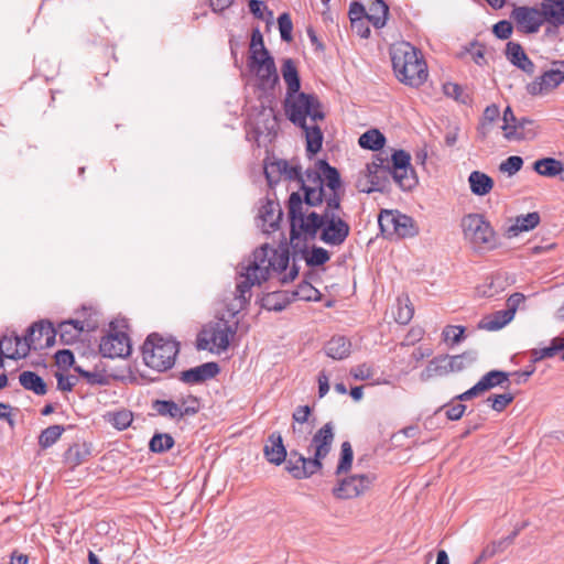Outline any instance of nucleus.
<instances>
[{
	"label": "nucleus",
	"mask_w": 564,
	"mask_h": 564,
	"mask_svg": "<svg viewBox=\"0 0 564 564\" xmlns=\"http://www.w3.org/2000/svg\"><path fill=\"white\" fill-rule=\"evenodd\" d=\"M290 218V239L299 240L301 235L315 238L319 234V240L325 245L338 247L345 242L350 232L349 224L339 216L340 204L333 197L326 204L322 214L308 212L304 205L302 195L293 192L288 202Z\"/></svg>",
	"instance_id": "nucleus-1"
},
{
	"label": "nucleus",
	"mask_w": 564,
	"mask_h": 564,
	"mask_svg": "<svg viewBox=\"0 0 564 564\" xmlns=\"http://www.w3.org/2000/svg\"><path fill=\"white\" fill-rule=\"evenodd\" d=\"M290 262L289 250H276L269 245L256 249L253 253L240 264L239 280L236 291L237 297L246 300V295L254 285L267 281L272 273L281 275L282 283L293 281L299 274V268L293 260V265L285 272Z\"/></svg>",
	"instance_id": "nucleus-2"
},
{
	"label": "nucleus",
	"mask_w": 564,
	"mask_h": 564,
	"mask_svg": "<svg viewBox=\"0 0 564 564\" xmlns=\"http://www.w3.org/2000/svg\"><path fill=\"white\" fill-rule=\"evenodd\" d=\"M340 191L339 172L325 160H318L315 169L306 170L305 181L303 182L304 197H302L304 205L314 207L322 203L328 204L333 197L337 198L338 204H340Z\"/></svg>",
	"instance_id": "nucleus-3"
},
{
	"label": "nucleus",
	"mask_w": 564,
	"mask_h": 564,
	"mask_svg": "<svg viewBox=\"0 0 564 564\" xmlns=\"http://www.w3.org/2000/svg\"><path fill=\"white\" fill-rule=\"evenodd\" d=\"M391 62L397 78L411 87L421 86L427 78V67L421 53L408 42L391 48Z\"/></svg>",
	"instance_id": "nucleus-4"
},
{
	"label": "nucleus",
	"mask_w": 564,
	"mask_h": 564,
	"mask_svg": "<svg viewBox=\"0 0 564 564\" xmlns=\"http://www.w3.org/2000/svg\"><path fill=\"white\" fill-rule=\"evenodd\" d=\"M180 351L178 343L156 333L150 334L142 345L144 364L160 372L171 369Z\"/></svg>",
	"instance_id": "nucleus-5"
},
{
	"label": "nucleus",
	"mask_w": 564,
	"mask_h": 564,
	"mask_svg": "<svg viewBox=\"0 0 564 564\" xmlns=\"http://www.w3.org/2000/svg\"><path fill=\"white\" fill-rule=\"evenodd\" d=\"M284 111L288 119L297 127H304L307 123V119L312 122H317L325 118L318 98L313 94L300 91L286 95Z\"/></svg>",
	"instance_id": "nucleus-6"
},
{
	"label": "nucleus",
	"mask_w": 564,
	"mask_h": 564,
	"mask_svg": "<svg viewBox=\"0 0 564 564\" xmlns=\"http://www.w3.org/2000/svg\"><path fill=\"white\" fill-rule=\"evenodd\" d=\"M465 240L476 250L496 248V235L489 221L480 214H468L462 219Z\"/></svg>",
	"instance_id": "nucleus-7"
},
{
	"label": "nucleus",
	"mask_w": 564,
	"mask_h": 564,
	"mask_svg": "<svg viewBox=\"0 0 564 564\" xmlns=\"http://www.w3.org/2000/svg\"><path fill=\"white\" fill-rule=\"evenodd\" d=\"M236 329L225 319L206 324L199 332L196 340L198 350L221 352L228 349L230 339Z\"/></svg>",
	"instance_id": "nucleus-8"
},
{
	"label": "nucleus",
	"mask_w": 564,
	"mask_h": 564,
	"mask_svg": "<svg viewBox=\"0 0 564 564\" xmlns=\"http://www.w3.org/2000/svg\"><path fill=\"white\" fill-rule=\"evenodd\" d=\"M378 224L386 237L395 235L405 238L413 237L417 232L413 219L398 210L382 209L378 217Z\"/></svg>",
	"instance_id": "nucleus-9"
},
{
	"label": "nucleus",
	"mask_w": 564,
	"mask_h": 564,
	"mask_svg": "<svg viewBox=\"0 0 564 564\" xmlns=\"http://www.w3.org/2000/svg\"><path fill=\"white\" fill-rule=\"evenodd\" d=\"M390 171L392 178L402 191H411L417 184V177L411 165V156L404 150H397L391 155Z\"/></svg>",
	"instance_id": "nucleus-10"
},
{
	"label": "nucleus",
	"mask_w": 564,
	"mask_h": 564,
	"mask_svg": "<svg viewBox=\"0 0 564 564\" xmlns=\"http://www.w3.org/2000/svg\"><path fill=\"white\" fill-rule=\"evenodd\" d=\"M564 83V59L553 61L549 69L528 84L527 91L536 96L546 94Z\"/></svg>",
	"instance_id": "nucleus-11"
},
{
	"label": "nucleus",
	"mask_w": 564,
	"mask_h": 564,
	"mask_svg": "<svg viewBox=\"0 0 564 564\" xmlns=\"http://www.w3.org/2000/svg\"><path fill=\"white\" fill-rule=\"evenodd\" d=\"M376 476L372 474L352 475L339 481L333 489V494L338 499H352L370 489Z\"/></svg>",
	"instance_id": "nucleus-12"
},
{
	"label": "nucleus",
	"mask_w": 564,
	"mask_h": 564,
	"mask_svg": "<svg viewBox=\"0 0 564 564\" xmlns=\"http://www.w3.org/2000/svg\"><path fill=\"white\" fill-rule=\"evenodd\" d=\"M249 68L258 78L262 89L273 88L279 82L276 67L270 54L264 56H250Z\"/></svg>",
	"instance_id": "nucleus-13"
},
{
	"label": "nucleus",
	"mask_w": 564,
	"mask_h": 564,
	"mask_svg": "<svg viewBox=\"0 0 564 564\" xmlns=\"http://www.w3.org/2000/svg\"><path fill=\"white\" fill-rule=\"evenodd\" d=\"M510 18L514 22L517 30L525 34L538 33L543 25V17L540 7H514Z\"/></svg>",
	"instance_id": "nucleus-14"
},
{
	"label": "nucleus",
	"mask_w": 564,
	"mask_h": 564,
	"mask_svg": "<svg viewBox=\"0 0 564 564\" xmlns=\"http://www.w3.org/2000/svg\"><path fill=\"white\" fill-rule=\"evenodd\" d=\"M189 402L191 405H185L186 402L177 403L172 400H154L152 402V409L160 416L181 420L184 416L194 415L199 411L197 399H189Z\"/></svg>",
	"instance_id": "nucleus-15"
},
{
	"label": "nucleus",
	"mask_w": 564,
	"mask_h": 564,
	"mask_svg": "<svg viewBox=\"0 0 564 564\" xmlns=\"http://www.w3.org/2000/svg\"><path fill=\"white\" fill-rule=\"evenodd\" d=\"M285 469L296 479H305L322 469L323 464L312 457H305L295 449L285 458Z\"/></svg>",
	"instance_id": "nucleus-16"
},
{
	"label": "nucleus",
	"mask_w": 564,
	"mask_h": 564,
	"mask_svg": "<svg viewBox=\"0 0 564 564\" xmlns=\"http://www.w3.org/2000/svg\"><path fill=\"white\" fill-rule=\"evenodd\" d=\"M130 350L129 337L122 332L109 333L99 344V351L105 358H123L130 355Z\"/></svg>",
	"instance_id": "nucleus-17"
},
{
	"label": "nucleus",
	"mask_w": 564,
	"mask_h": 564,
	"mask_svg": "<svg viewBox=\"0 0 564 564\" xmlns=\"http://www.w3.org/2000/svg\"><path fill=\"white\" fill-rule=\"evenodd\" d=\"M509 381V375L501 370H491L487 372L481 379L470 389L456 397L459 401H467L488 391L495 387L502 386Z\"/></svg>",
	"instance_id": "nucleus-18"
},
{
	"label": "nucleus",
	"mask_w": 564,
	"mask_h": 564,
	"mask_svg": "<svg viewBox=\"0 0 564 564\" xmlns=\"http://www.w3.org/2000/svg\"><path fill=\"white\" fill-rule=\"evenodd\" d=\"M335 438L334 425L332 422L324 424L312 437L308 451L314 449L313 459L318 463L329 454Z\"/></svg>",
	"instance_id": "nucleus-19"
},
{
	"label": "nucleus",
	"mask_w": 564,
	"mask_h": 564,
	"mask_svg": "<svg viewBox=\"0 0 564 564\" xmlns=\"http://www.w3.org/2000/svg\"><path fill=\"white\" fill-rule=\"evenodd\" d=\"M543 24L547 23L546 34L564 25V0H542L540 3Z\"/></svg>",
	"instance_id": "nucleus-20"
},
{
	"label": "nucleus",
	"mask_w": 564,
	"mask_h": 564,
	"mask_svg": "<svg viewBox=\"0 0 564 564\" xmlns=\"http://www.w3.org/2000/svg\"><path fill=\"white\" fill-rule=\"evenodd\" d=\"M97 327L96 322L69 319L58 325L61 341L65 345L75 343L83 332H89Z\"/></svg>",
	"instance_id": "nucleus-21"
},
{
	"label": "nucleus",
	"mask_w": 564,
	"mask_h": 564,
	"mask_svg": "<svg viewBox=\"0 0 564 564\" xmlns=\"http://www.w3.org/2000/svg\"><path fill=\"white\" fill-rule=\"evenodd\" d=\"M219 371L220 368L217 362H205L197 367L182 371L180 375V380L186 384H198L216 377Z\"/></svg>",
	"instance_id": "nucleus-22"
},
{
	"label": "nucleus",
	"mask_w": 564,
	"mask_h": 564,
	"mask_svg": "<svg viewBox=\"0 0 564 564\" xmlns=\"http://www.w3.org/2000/svg\"><path fill=\"white\" fill-rule=\"evenodd\" d=\"M299 240L291 241V246L293 248V260L296 261V259H303L305 260L306 264L308 267H319L326 263L330 256L329 252L322 248L314 246L311 251L306 249V246L303 248L296 250L299 246Z\"/></svg>",
	"instance_id": "nucleus-23"
},
{
	"label": "nucleus",
	"mask_w": 564,
	"mask_h": 564,
	"mask_svg": "<svg viewBox=\"0 0 564 564\" xmlns=\"http://www.w3.org/2000/svg\"><path fill=\"white\" fill-rule=\"evenodd\" d=\"M263 454L265 459L273 465L279 466L285 462L288 453L279 432H273L268 437L263 447Z\"/></svg>",
	"instance_id": "nucleus-24"
},
{
	"label": "nucleus",
	"mask_w": 564,
	"mask_h": 564,
	"mask_svg": "<svg viewBox=\"0 0 564 564\" xmlns=\"http://www.w3.org/2000/svg\"><path fill=\"white\" fill-rule=\"evenodd\" d=\"M507 58L511 64L531 75L534 73V64L524 53L522 46L516 42H509L506 50Z\"/></svg>",
	"instance_id": "nucleus-25"
},
{
	"label": "nucleus",
	"mask_w": 564,
	"mask_h": 564,
	"mask_svg": "<svg viewBox=\"0 0 564 564\" xmlns=\"http://www.w3.org/2000/svg\"><path fill=\"white\" fill-rule=\"evenodd\" d=\"M533 121L528 118L517 120L513 126L501 127L503 135L507 140H524L532 139L535 135V131L532 128Z\"/></svg>",
	"instance_id": "nucleus-26"
},
{
	"label": "nucleus",
	"mask_w": 564,
	"mask_h": 564,
	"mask_svg": "<svg viewBox=\"0 0 564 564\" xmlns=\"http://www.w3.org/2000/svg\"><path fill=\"white\" fill-rule=\"evenodd\" d=\"M366 177L370 186L364 188L362 192H384L389 184V178L392 177L390 170H376V166H367Z\"/></svg>",
	"instance_id": "nucleus-27"
},
{
	"label": "nucleus",
	"mask_w": 564,
	"mask_h": 564,
	"mask_svg": "<svg viewBox=\"0 0 564 564\" xmlns=\"http://www.w3.org/2000/svg\"><path fill=\"white\" fill-rule=\"evenodd\" d=\"M282 209L275 202L268 200L260 209V218L263 221L264 231L270 232L279 228L282 219Z\"/></svg>",
	"instance_id": "nucleus-28"
},
{
	"label": "nucleus",
	"mask_w": 564,
	"mask_h": 564,
	"mask_svg": "<svg viewBox=\"0 0 564 564\" xmlns=\"http://www.w3.org/2000/svg\"><path fill=\"white\" fill-rule=\"evenodd\" d=\"M28 340L33 341L36 346L40 345L41 339L44 337L46 345H51L55 338L56 330L50 322H36L28 328Z\"/></svg>",
	"instance_id": "nucleus-29"
},
{
	"label": "nucleus",
	"mask_w": 564,
	"mask_h": 564,
	"mask_svg": "<svg viewBox=\"0 0 564 564\" xmlns=\"http://www.w3.org/2000/svg\"><path fill=\"white\" fill-rule=\"evenodd\" d=\"M446 355L434 357L429 361L425 369L421 372L420 379L422 381H429L433 378L445 377L452 373L447 366Z\"/></svg>",
	"instance_id": "nucleus-30"
},
{
	"label": "nucleus",
	"mask_w": 564,
	"mask_h": 564,
	"mask_svg": "<svg viewBox=\"0 0 564 564\" xmlns=\"http://www.w3.org/2000/svg\"><path fill=\"white\" fill-rule=\"evenodd\" d=\"M470 192L477 196H485L494 188V180L484 172L473 171L468 176Z\"/></svg>",
	"instance_id": "nucleus-31"
},
{
	"label": "nucleus",
	"mask_w": 564,
	"mask_h": 564,
	"mask_svg": "<svg viewBox=\"0 0 564 564\" xmlns=\"http://www.w3.org/2000/svg\"><path fill=\"white\" fill-rule=\"evenodd\" d=\"M513 319L511 312L507 310L497 311L490 315L485 316L478 324L480 329L495 332L503 328Z\"/></svg>",
	"instance_id": "nucleus-32"
},
{
	"label": "nucleus",
	"mask_w": 564,
	"mask_h": 564,
	"mask_svg": "<svg viewBox=\"0 0 564 564\" xmlns=\"http://www.w3.org/2000/svg\"><path fill=\"white\" fill-rule=\"evenodd\" d=\"M351 344L344 336H335L330 338L325 345V352L328 357L336 360H341L350 355Z\"/></svg>",
	"instance_id": "nucleus-33"
},
{
	"label": "nucleus",
	"mask_w": 564,
	"mask_h": 564,
	"mask_svg": "<svg viewBox=\"0 0 564 564\" xmlns=\"http://www.w3.org/2000/svg\"><path fill=\"white\" fill-rule=\"evenodd\" d=\"M388 14L389 7L383 0H371L367 11V21L376 29H381L387 23Z\"/></svg>",
	"instance_id": "nucleus-34"
},
{
	"label": "nucleus",
	"mask_w": 564,
	"mask_h": 564,
	"mask_svg": "<svg viewBox=\"0 0 564 564\" xmlns=\"http://www.w3.org/2000/svg\"><path fill=\"white\" fill-rule=\"evenodd\" d=\"M540 215L536 212L518 216L514 224L508 228V236L516 237L520 232L534 229L540 224Z\"/></svg>",
	"instance_id": "nucleus-35"
},
{
	"label": "nucleus",
	"mask_w": 564,
	"mask_h": 564,
	"mask_svg": "<svg viewBox=\"0 0 564 564\" xmlns=\"http://www.w3.org/2000/svg\"><path fill=\"white\" fill-rule=\"evenodd\" d=\"M310 415L311 408L308 405L297 406L292 414V419L294 421V424L292 425V433L297 442L306 440V435L311 433V429L307 431H304L303 429V424L308 421Z\"/></svg>",
	"instance_id": "nucleus-36"
},
{
	"label": "nucleus",
	"mask_w": 564,
	"mask_h": 564,
	"mask_svg": "<svg viewBox=\"0 0 564 564\" xmlns=\"http://www.w3.org/2000/svg\"><path fill=\"white\" fill-rule=\"evenodd\" d=\"M20 384L36 395H44L47 392V386L44 380L34 371H23L19 376Z\"/></svg>",
	"instance_id": "nucleus-37"
},
{
	"label": "nucleus",
	"mask_w": 564,
	"mask_h": 564,
	"mask_svg": "<svg viewBox=\"0 0 564 564\" xmlns=\"http://www.w3.org/2000/svg\"><path fill=\"white\" fill-rule=\"evenodd\" d=\"M282 76L286 84V95L300 91L301 83L294 62L291 58L284 61L282 65Z\"/></svg>",
	"instance_id": "nucleus-38"
},
{
	"label": "nucleus",
	"mask_w": 564,
	"mask_h": 564,
	"mask_svg": "<svg viewBox=\"0 0 564 564\" xmlns=\"http://www.w3.org/2000/svg\"><path fill=\"white\" fill-rule=\"evenodd\" d=\"M300 128L303 129L305 133L306 151L311 155L316 154L321 150L323 143V133L321 128L316 124V122H313L312 126L305 123L304 127Z\"/></svg>",
	"instance_id": "nucleus-39"
},
{
	"label": "nucleus",
	"mask_w": 564,
	"mask_h": 564,
	"mask_svg": "<svg viewBox=\"0 0 564 564\" xmlns=\"http://www.w3.org/2000/svg\"><path fill=\"white\" fill-rule=\"evenodd\" d=\"M533 170L545 177L561 176V171H563L562 161L554 158H543L534 162Z\"/></svg>",
	"instance_id": "nucleus-40"
},
{
	"label": "nucleus",
	"mask_w": 564,
	"mask_h": 564,
	"mask_svg": "<svg viewBox=\"0 0 564 564\" xmlns=\"http://www.w3.org/2000/svg\"><path fill=\"white\" fill-rule=\"evenodd\" d=\"M518 533H519V530H514V531H513L510 535H508L507 538H503V539H501V540H499V541H497V542H492L491 544L487 545V546L482 550V552H481V554H480V556H479V558H478V562H481V561H486V560H488V558H491V557H494L496 554H498V553H500V552L505 551V549H506L507 546H509V545L513 542V540H514V538L518 535Z\"/></svg>",
	"instance_id": "nucleus-41"
},
{
	"label": "nucleus",
	"mask_w": 564,
	"mask_h": 564,
	"mask_svg": "<svg viewBox=\"0 0 564 564\" xmlns=\"http://www.w3.org/2000/svg\"><path fill=\"white\" fill-rule=\"evenodd\" d=\"M386 142L384 135L377 129L366 131L359 137V145L364 149L377 151L380 150Z\"/></svg>",
	"instance_id": "nucleus-42"
},
{
	"label": "nucleus",
	"mask_w": 564,
	"mask_h": 564,
	"mask_svg": "<svg viewBox=\"0 0 564 564\" xmlns=\"http://www.w3.org/2000/svg\"><path fill=\"white\" fill-rule=\"evenodd\" d=\"M65 429L62 425H51L43 430L39 436V445L46 449L54 445L62 436Z\"/></svg>",
	"instance_id": "nucleus-43"
},
{
	"label": "nucleus",
	"mask_w": 564,
	"mask_h": 564,
	"mask_svg": "<svg viewBox=\"0 0 564 564\" xmlns=\"http://www.w3.org/2000/svg\"><path fill=\"white\" fill-rule=\"evenodd\" d=\"M174 445L173 437L167 433H156L152 436L149 447L154 453H163Z\"/></svg>",
	"instance_id": "nucleus-44"
},
{
	"label": "nucleus",
	"mask_w": 564,
	"mask_h": 564,
	"mask_svg": "<svg viewBox=\"0 0 564 564\" xmlns=\"http://www.w3.org/2000/svg\"><path fill=\"white\" fill-rule=\"evenodd\" d=\"M293 296L302 301H319L321 292L311 283L304 281L296 286Z\"/></svg>",
	"instance_id": "nucleus-45"
},
{
	"label": "nucleus",
	"mask_w": 564,
	"mask_h": 564,
	"mask_svg": "<svg viewBox=\"0 0 564 564\" xmlns=\"http://www.w3.org/2000/svg\"><path fill=\"white\" fill-rule=\"evenodd\" d=\"M133 415L129 410H120L108 413V422H110L117 430H126L132 423Z\"/></svg>",
	"instance_id": "nucleus-46"
},
{
	"label": "nucleus",
	"mask_w": 564,
	"mask_h": 564,
	"mask_svg": "<svg viewBox=\"0 0 564 564\" xmlns=\"http://www.w3.org/2000/svg\"><path fill=\"white\" fill-rule=\"evenodd\" d=\"M286 160H278L265 166L264 174L270 184L276 183L281 175H284L289 166Z\"/></svg>",
	"instance_id": "nucleus-47"
},
{
	"label": "nucleus",
	"mask_w": 564,
	"mask_h": 564,
	"mask_svg": "<svg viewBox=\"0 0 564 564\" xmlns=\"http://www.w3.org/2000/svg\"><path fill=\"white\" fill-rule=\"evenodd\" d=\"M13 340L15 344V349L7 355L9 358H24L28 356L32 348L36 349V345L33 341L28 340V335H25L23 338L14 336Z\"/></svg>",
	"instance_id": "nucleus-48"
},
{
	"label": "nucleus",
	"mask_w": 564,
	"mask_h": 564,
	"mask_svg": "<svg viewBox=\"0 0 564 564\" xmlns=\"http://www.w3.org/2000/svg\"><path fill=\"white\" fill-rule=\"evenodd\" d=\"M354 458L352 447L349 442L341 444L340 459L336 468V475H340L350 469Z\"/></svg>",
	"instance_id": "nucleus-49"
},
{
	"label": "nucleus",
	"mask_w": 564,
	"mask_h": 564,
	"mask_svg": "<svg viewBox=\"0 0 564 564\" xmlns=\"http://www.w3.org/2000/svg\"><path fill=\"white\" fill-rule=\"evenodd\" d=\"M446 360L448 361V369L453 372L462 371L466 368L467 364H471L475 360V357L468 352H464L462 355L448 356L446 355Z\"/></svg>",
	"instance_id": "nucleus-50"
},
{
	"label": "nucleus",
	"mask_w": 564,
	"mask_h": 564,
	"mask_svg": "<svg viewBox=\"0 0 564 564\" xmlns=\"http://www.w3.org/2000/svg\"><path fill=\"white\" fill-rule=\"evenodd\" d=\"M269 51L264 46L263 36L259 28L252 30L250 41V56H264Z\"/></svg>",
	"instance_id": "nucleus-51"
},
{
	"label": "nucleus",
	"mask_w": 564,
	"mask_h": 564,
	"mask_svg": "<svg viewBox=\"0 0 564 564\" xmlns=\"http://www.w3.org/2000/svg\"><path fill=\"white\" fill-rule=\"evenodd\" d=\"M561 351V346L557 345L556 337L552 339L551 345L541 349H532L530 351L532 362H538L544 358H551Z\"/></svg>",
	"instance_id": "nucleus-52"
},
{
	"label": "nucleus",
	"mask_w": 564,
	"mask_h": 564,
	"mask_svg": "<svg viewBox=\"0 0 564 564\" xmlns=\"http://www.w3.org/2000/svg\"><path fill=\"white\" fill-rule=\"evenodd\" d=\"M88 452L84 449L80 445L75 444L72 445L65 453V459L66 462L75 467L80 465L87 456Z\"/></svg>",
	"instance_id": "nucleus-53"
},
{
	"label": "nucleus",
	"mask_w": 564,
	"mask_h": 564,
	"mask_svg": "<svg viewBox=\"0 0 564 564\" xmlns=\"http://www.w3.org/2000/svg\"><path fill=\"white\" fill-rule=\"evenodd\" d=\"M523 160L521 156L511 155L500 163L499 170L508 175H513L521 170Z\"/></svg>",
	"instance_id": "nucleus-54"
},
{
	"label": "nucleus",
	"mask_w": 564,
	"mask_h": 564,
	"mask_svg": "<svg viewBox=\"0 0 564 564\" xmlns=\"http://www.w3.org/2000/svg\"><path fill=\"white\" fill-rule=\"evenodd\" d=\"M279 31L281 39L285 42L292 41L293 23L289 13H282L278 18Z\"/></svg>",
	"instance_id": "nucleus-55"
},
{
	"label": "nucleus",
	"mask_w": 564,
	"mask_h": 564,
	"mask_svg": "<svg viewBox=\"0 0 564 564\" xmlns=\"http://www.w3.org/2000/svg\"><path fill=\"white\" fill-rule=\"evenodd\" d=\"M513 399L514 398L511 393H502L489 397L487 402L490 403L492 410L502 412L513 401Z\"/></svg>",
	"instance_id": "nucleus-56"
},
{
	"label": "nucleus",
	"mask_w": 564,
	"mask_h": 564,
	"mask_svg": "<svg viewBox=\"0 0 564 564\" xmlns=\"http://www.w3.org/2000/svg\"><path fill=\"white\" fill-rule=\"evenodd\" d=\"M351 25L362 24V20H367V10L360 2H352L348 12Z\"/></svg>",
	"instance_id": "nucleus-57"
},
{
	"label": "nucleus",
	"mask_w": 564,
	"mask_h": 564,
	"mask_svg": "<svg viewBox=\"0 0 564 564\" xmlns=\"http://www.w3.org/2000/svg\"><path fill=\"white\" fill-rule=\"evenodd\" d=\"M465 327L464 326H446L443 330V337L445 341H451L452 345H456L464 338Z\"/></svg>",
	"instance_id": "nucleus-58"
},
{
	"label": "nucleus",
	"mask_w": 564,
	"mask_h": 564,
	"mask_svg": "<svg viewBox=\"0 0 564 564\" xmlns=\"http://www.w3.org/2000/svg\"><path fill=\"white\" fill-rule=\"evenodd\" d=\"M512 29L511 22L502 20L494 25V33L498 39L507 40L511 35Z\"/></svg>",
	"instance_id": "nucleus-59"
},
{
	"label": "nucleus",
	"mask_w": 564,
	"mask_h": 564,
	"mask_svg": "<svg viewBox=\"0 0 564 564\" xmlns=\"http://www.w3.org/2000/svg\"><path fill=\"white\" fill-rule=\"evenodd\" d=\"M350 375L356 380H368L373 376V370L369 365L361 364L351 368Z\"/></svg>",
	"instance_id": "nucleus-60"
},
{
	"label": "nucleus",
	"mask_w": 564,
	"mask_h": 564,
	"mask_svg": "<svg viewBox=\"0 0 564 564\" xmlns=\"http://www.w3.org/2000/svg\"><path fill=\"white\" fill-rule=\"evenodd\" d=\"M413 307L405 304L398 307V312L395 314V321L401 325H406L413 317Z\"/></svg>",
	"instance_id": "nucleus-61"
},
{
	"label": "nucleus",
	"mask_w": 564,
	"mask_h": 564,
	"mask_svg": "<svg viewBox=\"0 0 564 564\" xmlns=\"http://www.w3.org/2000/svg\"><path fill=\"white\" fill-rule=\"evenodd\" d=\"M286 180L297 181L301 183V189L303 191V182L305 181V175L302 174V169L300 165L289 164L285 174L283 175Z\"/></svg>",
	"instance_id": "nucleus-62"
},
{
	"label": "nucleus",
	"mask_w": 564,
	"mask_h": 564,
	"mask_svg": "<svg viewBox=\"0 0 564 564\" xmlns=\"http://www.w3.org/2000/svg\"><path fill=\"white\" fill-rule=\"evenodd\" d=\"M57 389L61 391H72L76 384V378L73 376H64L63 373H56Z\"/></svg>",
	"instance_id": "nucleus-63"
},
{
	"label": "nucleus",
	"mask_w": 564,
	"mask_h": 564,
	"mask_svg": "<svg viewBox=\"0 0 564 564\" xmlns=\"http://www.w3.org/2000/svg\"><path fill=\"white\" fill-rule=\"evenodd\" d=\"M525 296L522 293H513L507 300V311L514 317L517 310L524 303Z\"/></svg>",
	"instance_id": "nucleus-64"
}]
</instances>
